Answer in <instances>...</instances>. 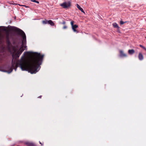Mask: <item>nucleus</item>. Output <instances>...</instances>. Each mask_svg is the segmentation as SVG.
<instances>
[{
	"instance_id": "nucleus-18",
	"label": "nucleus",
	"mask_w": 146,
	"mask_h": 146,
	"mask_svg": "<svg viewBox=\"0 0 146 146\" xmlns=\"http://www.w3.org/2000/svg\"><path fill=\"white\" fill-rule=\"evenodd\" d=\"M139 46L142 48H143V49H144V50H146V48L144 47V46H143L142 45H141V44H140L139 45Z\"/></svg>"
},
{
	"instance_id": "nucleus-9",
	"label": "nucleus",
	"mask_w": 146,
	"mask_h": 146,
	"mask_svg": "<svg viewBox=\"0 0 146 146\" xmlns=\"http://www.w3.org/2000/svg\"><path fill=\"white\" fill-rule=\"evenodd\" d=\"M138 58L139 60H142L143 59V56L141 53H139L138 55Z\"/></svg>"
},
{
	"instance_id": "nucleus-28",
	"label": "nucleus",
	"mask_w": 146,
	"mask_h": 146,
	"mask_svg": "<svg viewBox=\"0 0 146 146\" xmlns=\"http://www.w3.org/2000/svg\"><path fill=\"white\" fill-rule=\"evenodd\" d=\"M39 143L40 144H41L42 145V143H41V142L40 141H39Z\"/></svg>"
},
{
	"instance_id": "nucleus-30",
	"label": "nucleus",
	"mask_w": 146,
	"mask_h": 146,
	"mask_svg": "<svg viewBox=\"0 0 146 146\" xmlns=\"http://www.w3.org/2000/svg\"><path fill=\"white\" fill-rule=\"evenodd\" d=\"M23 94L22 95V96H21V97H22V96H23Z\"/></svg>"
},
{
	"instance_id": "nucleus-3",
	"label": "nucleus",
	"mask_w": 146,
	"mask_h": 146,
	"mask_svg": "<svg viewBox=\"0 0 146 146\" xmlns=\"http://www.w3.org/2000/svg\"><path fill=\"white\" fill-rule=\"evenodd\" d=\"M71 5V2L69 1H65L60 4V6L64 8H67Z\"/></svg>"
},
{
	"instance_id": "nucleus-21",
	"label": "nucleus",
	"mask_w": 146,
	"mask_h": 146,
	"mask_svg": "<svg viewBox=\"0 0 146 146\" xmlns=\"http://www.w3.org/2000/svg\"><path fill=\"white\" fill-rule=\"evenodd\" d=\"M65 23H66V22L64 21H63V22H62V23L60 22L59 23V24H63V25H64V24H65Z\"/></svg>"
},
{
	"instance_id": "nucleus-13",
	"label": "nucleus",
	"mask_w": 146,
	"mask_h": 146,
	"mask_svg": "<svg viewBox=\"0 0 146 146\" xmlns=\"http://www.w3.org/2000/svg\"><path fill=\"white\" fill-rule=\"evenodd\" d=\"M6 43L8 47H9L10 44L11 43L10 42V40H6Z\"/></svg>"
},
{
	"instance_id": "nucleus-14",
	"label": "nucleus",
	"mask_w": 146,
	"mask_h": 146,
	"mask_svg": "<svg viewBox=\"0 0 146 146\" xmlns=\"http://www.w3.org/2000/svg\"><path fill=\"white\" fill-rule=\"evenodd\" d=\"M48 24L51 26H53L54 25V23L51 20H48Z\"/></svg>"
},
{
	"instance_id": "nucleus-5",
	"label": "nucleus",
	"mask_w": 146,
	"mask_h": 146,
	"mask_svg": "<svg viewBox=\"0 0 146 146\" xmlns=\"http://www.w3.org/2000/svg\"><path fill=\"white\" fill-rule=\"evenodd\" d=\"M13 69L11 68L10 69L8 70H3L2 68L0 67V71L2 72H7L9 74L11 73L13 71Z\"/></svg>"
},
{
	"instance_id": "nucleus-19",
	"label": "nucleus",
	"mask_w": 146,
	"mask_h": 146,
	"mask_svg": "<svg viewBox=\"0 0 146 146\" xmlns=\"http://www.w3.org/2000/svg\"><path fill=\"white\" fill-rule=\"evenodd\" d=\"M127 22L126 21H125V22H123L122 21H120V24L121 25H123V24L124 23H126Z\"/></svg>"
},
{
	"instance_id": "nucleus-20",
	"label": "nucleus",
	"mask_w": 146,
	"mask_h": 146,
	"mask_svg": "<svg viewBox=\"0 0 146 146\" xmlns=\"http://www.w3.org/2000/svg\"><path fill=\"white\" fill-rule=\"evenodd\" d=\"M74 23V21H71L70 22V24L72 26V27L74 25L73 24Z\"/></svg>"
},
{
	"instance_id": "nucleus-17",
	"label": "nucleus",
	"mask_w": 146,
	"mask_h": 146,
	"mask_svg": "<svg viewBox=\"0 0 146 146\" xmlns=\"http://www.w3.org/2000/svg\"><path fill=\"white\" fill-rule=\"evenodd\" d=\"M3 58V56L1 52H0V61L2 60Z\"/></svg>"
},
{
	"instance_id": "nucleus-15",
	"label": "nucleus",
	"mask_w": 146,
	"mask_h": 146,
	"mask_svg": "<svg viewBox=\"0 0 146 146\" xmlns=\"http://www.w3.org/2000/svg\"><path fill=\"white\" fill-rule=\"evenodd\" d=\"M42 23L44 24H48V20L43 21H42Z\"/></svg>"
},
{
	"instance_id": "nucleus-11",
	"label": "nucleus",
	"mask_w": 146,
	"mask_h": 146,
	"mask_svg": "<svg viewBox=\"0 0 146 146\" xmlns=\"http://www.w3.org/2000/svg\"><path fill=\"white\" fill-rule=\"evenodd\" d=\"M112 25L114 28L117 29H119V27L118 26V25L116 23H113L112 24Z\"/></svg>"
},
{
	"instance_id": "nucleus-27",
	"label": "nucleus",
	"mask_w": 146,
	"mask_h": 146,
	"mask_svg": "<svg viewBox=\"0 0 146 146\" xmlns=\"http://www.w3.org/2000/svg\"><path fill=\"white\" fill-rule=\"evenodd\" d=\"M36 3H39V2L38 1H36Z\"/></svg>"
},
{
	"instance_id": "nucleus-26",
	"label": "nucleus",
	"mask_w": 146,
	"mask_h": 146,
	"mask_svg": "<svg viewBox=\"0 0 146 146\" xmlns=\"http://www.w3.org/2000/svg\"><path fill=\"white\" fill-rule=\"evenodd\" d=\"M41 97H42V96H39L38 97V98H41Z\"/></svg>"
},
{
	"instance_id": "nucleus-29",
	"label": "nucleus",
	"mask_w": 146,
	"mask_h": 146,
	"mask_svg": "<svg viewBox=\"0 0 146 146\" xmlns=\"http://www.w3.org/2000/svg\"><path fill=\"white\" fill-rule=\"evenodd\" d=\"M6 30H7V29H4V30L5 31H6Z\"/></svg>"
},
{
	"instance_id": "nucleus-6",
	"label": "nucleus",
	"mask_w": 146,
	"mask_h": 146,
	"mask_svg": "<svg viewBox=\"0 0 146 146\" xmlns=\"http://www.w3.org/2000/svg\"><path fill=\"white\" fill-rule=\"evenodd\" d=\"M119 53L120 54V56L122 57H126L127 56V55L126 54L124 53L123 52L122 50H119Z\"/></svg>"
},
{
	"instance_id": "nucleus-25",
	"label": "nucleus",
	"mask_w": 146,
	"mask_h": 146,
	"mask_svg": "<svg viewBox=\"0 0 146 146\" xmlns=\"http://www.w3.org/2000/svg\"><path fill=\"white\" fill-rule=\"evenodd\" d=\"M31 1L32 2H35V3H36V0H31Z\"/></svg>"
},
{
	"instance_id": "nucleus-10",
	"label": "nucleus",
	"mask_w": 146,
	"mask_h": 146,
	"mask_svg": "<svg viewBox=\"0 0 146 146\" xmlns=\"http://www.w3.org/2000/svg\"><path fill=\"white\" fill-rule=\"evenodd\" d=\"M77 7V8L80 10L82 12L84 13V11L83 9L78 4H76Z\"/></svg>"
},
{
	"instance_id": "nucleus-7",
	"label": "nucleus",
	"mask_w": 146,
	"mask_h": 146,
	"mask_svg": "<svg viewBox=\"0 0 146 146\" xmlns=\"http://www.w3.org/2000/svg\"><path fill=\"white\" fill-rule=\"evenodd\" d=\"M25 144L27 145V146H35L34 144L32 142L27 141L25 142Z\"/></svg>"
},
{
	"instance_id": "nucleus-8",
	"label": "nucleus",
	"mask_w": 146,
	"mask_h": 146,
	"mask_svg": "<svg viewBox=\"0 0 146 146\" xmlns=\"http://www.w3.org/2000/svg\"><path fill=\"white\" fill-rule=\"evenodd\" d=\"M72 27L73 30L74 32H76L77 33H78V32L75 29L78 27V26L77 25H75L73 26Z\"/></svg>"
},
{
	"instance_id": "nucleus-22",
	"label": "nucleus",
	"mask_w": 146,
	"mask_h": 146,
	"mask_svg": "<svg viewBox=\"0 0 146 146\" xmlns=\"http://www.w3.org/2000/svg\"><path fill=\"white\" fill-rule=\"evenodd\" d=\"M67 27L66 26H64L63 27V28L64 29H67Z\"/></svg>"
},
{
	"instance_id": "nucleus-16",
	"label": "nucleus",
	"mask_w": 146,
	"mask_h": 146,
	"mask_svg": "<svg viewBox=\"0 0 146 146\" xmlns=\"http://www.w3.org/2000/svg\"><path fill=\"white\" fill-rule=\"evenodd\" d=\"M6 40H9V33H7L6 35Z\"/></svg>"
},
{
	"instance_id": "nucleus-23",
	"label": "nucleus",
	"mask_w": 146,
	"mask_h": 146,
	"mask_svg": "<svg viewBox=\"0 0 146 146\" xmlns=\"http://www.w3.org/2000/svg\"><path fill=\"white\" fill-rule=\"evenodd\" d=\"M21 6H24V7H25L26 8H27V7H29L28 6H27L25 5H21Z\"/></svg>"
},
{
	"instance_id": "nucleus-1",
	"label": "nucleus",
	"mask_w": 146,
	"mask_h": 146,
	"mask_svg": "<svg viewBox=\"0 0 146 146\" xmlns=\"http://www.w3.org/2000/svg\"><path fill=\"white\" fill-rule=\"evenodd\" d=\"M44 55L32 52H26L20 60L15 63L12 61V65L9 70L12 68L15 71L18 67L22 71H28L31 74H35L40 69L43 60Z\"/></svg>"
},
{
	"instance_id": "nucleus-12",
	"label": "nucleus",
	"mask_w": 146,
	"mask_h": 146,
	"mask_svg": "<svg viewBox=\"0 0 146 146\" xmlns=\"http://www.w3.org/2000/svg\"><path fill=\"white\" fill-rule=\"evenodd\" d=\"M128 52L129 54L132 55L135 52V51L133 49L129 50Z\"/></svg>"
},
{
	"instance_id": "nucleus-4",
	"label": "nucleus",
	"mask_w": 146,
	"mask_h": 146,
	"mask_svg": "<svg viewBox=\"0 0 146 146\" xmlns=\"http://www.w3.org/2000/svg\"><path fill=\"white\" fill-rule=\"evenodd\" d=\"M21 54L20 52L18 51L16 52L15 54H13L12 55L13 59L12 60H13V59H14L15 60H16L19 57Z\"/></svg>"
},
{
	"instance_id": "nucleus-24",
	"label": "nucleus",
	"mask_w": 146,
	"mask_h": 146,
	"mask_svg": "<svg viewBox=\"0 0 146 146\" xmlns=\"http://www.w3.org/2000/svg\"><path fill=\"white\" fill-rule=\"evenodd\" d=\"M2 37L1 35L0 34V41L2 40Z\"/></svg>"
},
{
	"instance_id": "nucleus-2",
	"label": "nucleus",
	"mask_w": 146,
	"mask_h": 146,
	"mask_svg": "<svg viewBox=\"0 0 146 146\" xmlns=\"http://www.w3.org/2000/svg\"><path fill=\"white\" fill-rule=\"evenodd\" d=\"M10 29L11 30L17 32L18 34L20 35L22 37V44L19 50L18 51L21 54L25 50L27 49L26 44V37L25 33L21 29L15 27L11 26Z\"/></svg>"
}]
</instances>
